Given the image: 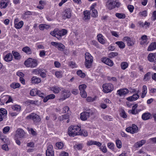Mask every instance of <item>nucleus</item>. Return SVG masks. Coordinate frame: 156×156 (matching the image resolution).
I'll return each mask as SVG.
<instances>
[{"label": "nucleus", "instance_id": "obj_63", "mask_svg": "<svg viewBox=\"0 0 156 156\" xmlns=\"http://www.w3.org/2000/svg\"><path fill=\"white\" fill-rule=\"evenodd\" d=\"M151 19L153 21H155L156 20V11H154L153 12Z\"/></svg>", "mask_w": 156, "mask_h": 156}, {"label": "nucleus", "instance_id": "obj_11", "mask_svg": "<svg viewBox=\"0 0 156 156\" xmlns=\"http://www.w3.org/2000/svg\"><path fill=\"white\" fill-rule=\"evenodd\" d=\"M122 40L124 42H126L129 46H132L135 44V41L128 37H124Z\"/></svg>", "mask_w": 156, "mask_h": 156}, {"label": "nucleus", "instance_id": "obj_46", "mask_svg": "<svg viewBox=\"0 0 156 156\" xmlns=\"http://www.w3.org/2000/svg\"><path fill=\"white\" fill-rule=\"evenodd\" d=\"M97 98L96 96H95L94 98H92L91 97H88L86 99L87 101L88 102H93L95 101Z\"/></svg>", "mask_w": 156, "mask_h": 156}, {"label": "nucleus", "instance_id": "obj_52", "mask_svg": "<svg viewBox=\"0 0 156 156\" xmlns=\"http://www.w3.org/2000/svg\"><path fill=\"white\" fill-rule=\"evenodd\" d=\"M118 53L117 52H112L109 54V57L110 58H113L118 55Z\"/></svg>", "mask_w": 156, "mask_h": 156}, {"label": "nucleus", "instance_id": "obj_2", "mask_svg": "<svg viewBox=\"0 0 156 156\" xmlns=\"http://www.w3.org/2000/svg\"><path fill=\"white\" fill-rule=\"evenodd\" d=\"M81 130V128L79 126L76 125L70 126L68 129V134L70 136H74L78 135L79 131Z\"/></svg>", "mask_w": 156, "mask_h": 156}, {"label": "nucleus", "instance_id": "obj_10", "mask_svg": "<svg viewBox=\"0 0 156 156\" xmlns=\"http://www.w3.org/2000/svg\"><path fill=\"white\" fill-rule=\"evenodd\" d=\"M63 17L64 19H69L71 16V11L69 8L65 9L63 12Z\"/></svg>", "mask_w": 156, "mask_h": 156}, {"label": "nucleus", "instance_id": "obj_49", "mask_svg": "<svg viewBox=\"0 0 156 156\" xmlns=\"http://www.w3.org/2000/svg\"><path fill=\"white\" fill-rule=\"evenodd\" d=\"M87 85L85 84L80 85L79 86V88L80 91H84Z\"/></svg>", "mask_w": 156, "mask_h": 156}, {"label": "nucleus", "instance_id": "obj_42", "mask_svg": "<svg viewBox=\"0 0 156 156\" xmlns=\"http://www.w3.org/2000/svg\"><path fill=\"white\" fill-rule=\"evenodd\" d=\"M115 143L117 147L118 148H121L122 146V144L120 140L119 139L116 140L115 141Z\"/></svg>", "mask_w": 156, "mask_h": 156}, {"label": "nucleus", "instance_id": "obj_16", "mask_svg": "<svg viewBox=\"0 0 156 156\" xmlns=\"http://www.w3.org/2000/svg\"><path fill=\"white\" fill-rule=\"evenodd\" d=\"M99 42L102 44H104L106 42V40L102 35L101 34H98L97 36Z\"/></svg>", "mask_w": 156, "mask_h": 156}, {"label": "nucleus", "instance_id": "obj_23", "mask_svg": "<svg viewBox=\"0 0 156 156\" xmlns=\"http://www.w3.org/2000/svg\"><path fill=\"white\" fill-rule=\"evenodd\" d=\"M31 81L32 83H38L41 82V80L37 76H33L31 79Z\"/></svg>", "mask_w": 156, "mask_h": 156}, {"label": "nucleus", "instance_id": "obj_14", "mask_svg": "<svg viewBox=\"0 0 156 156\" xmlns=\"http://www.w3.org/2000/svg\"><path fill=\"white\" fill-rule=\"evenodd\" d=\"M16 135L20 138H24L25 134L24 131L21 129H17L16 131Z\"/></svg>", "mask_w": 156, "mask_h": 156}, {"label": "nucleus", "instance_id": "obj_59", "mask_svg": "<svg viewBox=\"0 0 156 156\" xmlns=\"http://www.w3.org/2000/svg\"><path fill=\"white\" fill-rule=\"evenodd\" d=\"M147 11L146 10L143 11L142 12H140L139 13V15L144 17L146 16H147Z\"/></svg>", "mask_w": 156, "mask_h": 156}, {"label": "nucleus", "instance_id": "obj_56", "mask_svg": "<svg viewBox=\"0 0 156 156\" xmlns=\"http://www.w3.org/2000/svg\"><path fill=\"white\" fill-rule=\"evenodd\" d=\"M10 130V127L7 126L5 127L3 129V133L4 134H6Z\"/></svg>", "mask_w": 156, "mask_h": 156}, {"label": "nucleus", "instance_id": "obj_26", "mask_svg": "<svg viewBox=\"0 0 156 156\" xmlns=\"http://www.w3.org/2000/svg\"><path fill=\"white\" fill-rule=\"evenodd\" d=\"M141 41L140 42V44L141 45H143L144 44H147V36L146 35H143L142 36L141 38Z\"/></svg>", "mask_w": 156, "mask_h": 156}, {"label": "nucleus", "instance_id": "obj_30", "mask_svg": "<svg viewBox=\"0 0 156 156\" xmlns=\"http://www.w3.org/2000/svg\"><path fill=\"white\" fill-rule=\"evenodd\" d=\"M78 135H81L84 137H86L88 136V133L87 131L85 130H81L80 131H79Z\"/></svg>", "mask_w": 156, "mask_h": 156}, {"label": "nucleus", "instance_id": "obj_12", "mask_svg": "<svg viewBox=\"0 0 156 156\" xmlns=\"http://www.w3.org/2000/svg\"><path fill=\"white\" fill-rule=\"evenodd\" d=\"M129 92V90L126 88L120 89L118 90L117 92V94L120 97L124 96Z\"/></svg>", "mask_w": 156, "mask_h": 156}, {"label": "nucleus", "instance_id": "obj_43", "mask_svg": "<svg viewBox=\"0 0 156 156\" xmlns=\"http://www.w3.org/2000/svg\"><path fill=\"white\" fill-rule=\"evenodd\" d=\"M27 130L28 131L29 133L31 134L33 136H35L37 135V133L34 131V129L32 128H27Z\"/></svg>", "mask_w": 156, "mask_h": 156}, {"label": "nucleus", "instance_id": "obj_21", "mask_svg": "<svg viewBox=\"0 0 156 156\" xmlns=\"http://www.w3.org/2000/svg\"><path fill=\"white\" fill-rule=\"evenodd\" d=\"M4 60L7 62H9L12 60V55L11 53L7 54L4 58Z\"/></svg>", "mask_w": 156, "mask_h": 156}, {"label": "nucleus", "instance_id": "obj_47", "mask_svg": "<svg viewBox=\"0 0 156 156\" xmlns=\"http://www.w3.org/2000/svg\"><path fill=\"white\" fill-rule=\"evenodd\" d=\"M53 146L52 145L49 144L47 147L46 152H54Z\"/></svg>", "mask_w": 156, "mask_h": 156}, {"label": "nucleus", "instance_id": "obj_4", "mask_svg": "<svg viewBox=\"0 0 156 156\" xmlns=\"http://www.w3.org/2000/svg\"><path fill=\"white\" fill-rule=\"evenodd\" d=\"M120 5V3L116 1V0H108L106 6L109 10H112L115 7H119Z\"/></svg>", "mask_w": 156, "mask_h": 156}, {"label": "nucleus", "instance_id": "obj_1", "mask_svg": "<svg viewBox=\"0 0 156 156\" xmlns=\"http://www.w3.org/2000/svg\"><path fill=\"white\" fill-rule=\"evenodd\" d=\"M67 33V31L66 30H58L55 29L53 31H51L50 34L51 35L55 37L58 39L60 40L61 39L62 36L65 35Z\"/></svg>", "mask_w": 156, "mask_h": 156}, {"label": "nucleus", "instance_id": "obj_18", "mask_svg": "<svg viewBox=\"0 0 156 156\" xmlns=\"http://www.w3.org/2000/svg\"><path fill=\"white\" fill-rule=\"evenodd\" d=\"M62 88L56 85H54L51 88V90L55 94H58L61 90Z\"/></svg>", "mask_w": 156, "mask_h": 156}, {"label": "nucleus", "instance_id": "obj_44", "mask_svg": "<svg viewBox=\"0 0 156 156\" xmlns=\"http://www.w3.org/2000/svg\"><path fill=\"white\" fill-rule=\"evenodd\" d=\"M69 117V115L68 114H66L64 115H62L58 117V119L60 121H62L64 119H68Z\"/></svg>", "mask_w": 156, "mask_h": 156}, {"label": "nucleus", "instance_id": "obj_48", "mask_svg": "<svg viewBox=\"0 0 156 156\" xmlns=\"http://www.w3.org/2000/svg\"><path fill=\"white\" fill-rule=\"evenodd\" d=\"M77 74L81 77L83 78L85 76V74L83 73L80 70H79L77 72Z\"/></svg>", "mask_w": 156, "mask_h": 156}, {"label": "nucleus", "instance_id": "obj_31", "mask_svg": "<svg viewBox=\"0 0 156 156\" xmlns=\"http://www.w3.org/2000/svg\"><path fill=\"white\" fill-rule=\"evenodd\" d=\"M115 44H117L119 48L121 49H123L125 47V44L122 41H117L115 42Z\"/></svg>", "mask_w": 156, "mask_h": 156}, {"label": "nucleus", "instance_id": "obj_8", "mask_svg": "<svg viewBox=\"0 0 156 156\" xmlns=\"http://www.w3.org/2000/svg\"><path fill=\"white\" fill-rule=\"evenodd\" d=\"M126 130L127 132L132 134L136 133L138 131V127L134 124H133L131 126L126 128Z\"/></svg>", "mask_w": 156, "mask_h": 156}, {"label": "nucleus", "instance_id": "obj_61", "mask_svg": "<svg viewBox=\"0 0 156 156\" xmlns=\"http://www.w3.org/2000/svg\"><path fill=\"white\" fill-rule=\"evenodd\" d=\"M108 147L109 148L111 149L112 151H113L114 149V144L112 143H108Z\"/></svg>", "mask_w": 156, "mask_h": 156}, {"label": "nucleus", "instance_id": "obj_15", "mask_svg": "<svg viewBox=\"0 0 156 156\" xmlns=\"http://www.w3.org/2000/svg\"><path fill=\"white\" fill-rule=\"evenodd\" d=\"M148 60L151 62H153L156 60V53H151L147 56Z\"/></svg>", "mask_w": 156, "mask_h": 156}, {"label": "nucleus", "instance_id": "obj_51", "mask_svg": "<svg viewBox=\"0 0 156 156\" xmlns=\"http://www.w3.org/2000/svg\"><path fill=\"white\" fill-rule=\"evenodd\" d=\"M37 89H33L30 91V94L32 96H34L37 94Z\"/></svg>", "mask_w": 156, "mask_h": 156}, {"label": "nucleus", "instance_id": "obj_38", "mask_svg": "<svg viewBox=\"0 0 156 156\" xmlns=\"http://www.w3.org/2000/svg\"><path fill=\"white\" fill-rule=\"evenodd\" d=\"M12 108L13 110L18 112L21 110V107L20 105H16L12 106Z\"/></svg>", "mask_w": 156, "mask_h": 156}, {"label": "nucleus", "instance_id": "obj_28", "mask_svg": "<svg viewBox=\"0 0 156 156\" xmlns=\"http://www.w3.org/2000/svg\"><path fill=\"white\" fill-rule=\"evenodd\" d=\"M50 27V26L45 24H42L39 26V28L41 30H43L44 29L48 30Z\"/></svg>", "mask_w": 156, "mask_h": 156}, {"label": "nucleus", "instance_id": "obj_60", "mask_svg": "<svg viewBox=\"0 0 156 156\" xmlns=\"http://www.w3.org/2000/svg\"><path fill=\"white\" fill-rule=\"evenodd\" d=\"M100 150L104 153H106L107 152L106 147L105 145H103L100 148Z\"/></svg>", "mask_w": 156, "mask_h": 156}, {"label": "nucleus", "instance_id": "obj_40", "mask_svg": "<svg viewBox=\"0 0 156 156\" xmlns=\"http://www.w3.org/2000/svg\"><path fill=\"white\" fill-rule=\"evenodd\" d=\"M38 74H40L42 77L44 78L46 77V74L42 70L39 69L38 70Z\"/></svg>", "mask_w": 156, "mask_h": 156}, {"label": "nucleus", "instance_id": "obj_9", "mask_svg": "<svg viewBox=\"0 0 156 156\" xmlns=\"http://www.w3.org/2000/svg\"><path fill=\"white\" fill-rule=\"evenodd\" d=\"M62 94H63V98H60L58 99L60 101H63L66 99L69 98L70 95V92L69 91L67 90H62Z\"/></svg>", "mask_w": 156, "mask_h": 156}, {"label": "nucleus", "instance_id": "obj_24", "mask_svg": "<svg viewBox=\"0 0 156 156\" xmlns=\"http://www.w3.org/2000/svg\"><path fill=\"white\" fill-rule=\"evenodd\" d=\"M145 143L146 140H143L135 143L134 146L136 148H138L142 146Z\"/></svg>", "mask_w": 156, "mask_h": 156}, {"label": "nucleus", "instance_id": "obj_41", "mask_svg": "<svg viewBox=\"0 0 156 156\" xmlns=\"http://www.w3.org/2000/svg\"><path fill=\"white\" fill-rule=\"evenodd\" d=\"M115 16L119 19H124L126 17V15L123 13H116Z\"/></svg>", "mask_w": 156, "mask_h": 156}, {"label": "nucleus", "instance_id": "obj_17", "mask_svg": "<svg viewBox=\"0 0 156 156\" xmlns=\"http://www.w3.org/2000/svg\"><path fill=\"white\" fill-rule=\"evenodd\" d=\"M139 95L137 94H133L132 96L128 97L126 99L129 101H135L139 98Z\"/></svg>", "mask_w": 156, "mask_h": 156}, {"label": "nucleus", "instance_id": "obj_6", "mask_svg": "<svg viewBox=\"0 0 156 156\" xmlns=\"http://www.w3.org/2000/svg\"><path fill=\"white\" fill-rule=\"evenodd\" d=\"M93 113L92 110L90 109H88L85 112H83L81 113L80 114V119L83 121L86 120L89 117L90 115H93Z\"/></svg>", "mask_w": 156, "mask_h": 156}, {"label": "nucleus", "instance_id": "obj_45", "mask_svg": "<svg viewBox=\"0 0 156 156\" xmlns=\"http://www.w3.org/2000/svg\"><path fill=\"white\" fill-rule=\"evenodd\" d=\"M57 47L58 49L61 51H63L65 48V46L62 44L59 43L57 46Z\"/></svg>", "mask_w": 156, "mask_h": 156}, {"label": "nucleus", "instance_id": "obj_33", "mask_svg": "<svg viewBox=\"0 0 156 156\" xmlns=\"http://www.w3.org/2000/svg\"><path fill=\"white\" fill-rule=\"evenodd\" d=\"M22 51L28 54H30L32 52L30 48L28 47H26L22 49Z\"/></svg>", "mask_w": 156, "mask_h": 156}, {"label": "nucleus", "instance_id": "obj_20", "mask_svg": "<svg viewBox=\"0 0 156 156\" xmlns=\"http://www.w3.org/2000/svg\"><path fill=\"white\" fill-rule=\"evenodd\" d=\"M156 49V42L152 43L148 46L147 50L151 51Z\"/></svg>", "mask_w": 156, "mask_h": 156}, {"label": "nucleus", "instance_id": "obj_37", "mask_svg": "<svg viewBox=\"0 0 156 156\" xmlns=\"http://www.w3.org/2000/svg\"><path fill=\"white\" fill-rule=\"evenodd\" d=\"M30 63V58H29L25 61L24 65L27 67L31 68Z\"/></svg>", "mask_w": 156, "mask_h": 156}, {"label": "nucleus", "instance_id": "obj_39", "mask_svg": "<svg viewBox=\"0 0 156 156\" xmlns=\"http://www.w3.org/2000/svg\"><path fill=\"white\" fill-rule=\"evenodd\" d=\"M83 14L84 15V20H86L87 19H90V13L87 11H84Z\"/></svg>", "mask_w": 156, "mask_h": 156}, {"label": "nucleus", "instance_id": "obj_54", "mask_svg": "<svg viewBox=\"0 0 156 156\" xmlns=\"http://www.w3.org/2000/svg\"><path fill=\"white\" fill-rule=\"evenodd\" d=\"M102 116L104 119L105 120H107L108 121H111L112 120V118L111 116L103 115Z\"/></svg>", "mask_w": 156, "mask_h": 156}, {"label": "nucleus", "instance_id": "obj_35", "mask_svg": "<svg viewBox=\"0 0 156 156\" xmlns=\"http://www.w3.org/2000/svg\"><path fill=\"white\" fill-rule=\"evenodd\" d=\"M20 86V84L18 83H13L10 85V87L11 88L15 89L19 88Z\"/></svg>", "mask_w": 156, "mask_h": 156}, {"label": "nucleus", "instance_id": "obj_58", "mask_svg": "<svg viewBox=\"0 0 156 156\" xmlns=\"http://www.w3.org/2000/svg\"><path fill=\"white\" fill-rule=\"evenodd\" d=\"M63 113H67L68 114L70 112V111H69V108L68 106H65V107L63 109Z\"/></svg>", "mask_w": 156, "mask_h": 156}, {"label": "nucleus", "instance_id": "obj_13", "mask_svg": "<svg viewBox=\"0 0 156 156\" xmlns=\"http://www.w3.org/2000/svg\"><path fill=\"white\" fill-rule=\"evenodd\" d=\"M101 61L102 62L109 66H112L114 64L113 61L108 58H102L101 59Z\"/></svg>", "mask_w": 156, "mask_h": 156}, {"label": "nucleus", "instance_id": "obj_34", "mask_svg": "<svg viewBox=\"0 0 156 156\" xmlns=\"http://www.w3.org/2000/svg\"><path fill=\"white\" fill-rule=\"evenodd\" d=\"M151 73L150 72H148L146 73L144 76V80L146 81H147L149 80L151 78Z\"/></svg>", "mask_w": 156, "mask_h": 156}, {"label": "nucleus", "instance_id": "obj_50", "mask_svg": "<svg viewBox=\"0 0 156 156\" xmlns=\"http://www.w3.org/2000/svg\"><path fill=\"white\" fill-rule=\"evenodd\" d=\"M0 114L6 116L7 114V110L5 108H1L0 109Z\"/></svg>", "mask_w": 156, "mask_h": 156}, {"label": "nucleus", "instance_id": "obj_7", "mask_svg": "<svg viewBox=\"0 0 156 156\" xmlns=\"http://www.w3.org/2000/svg\"><path fill=\"white\" fill-rule=\"evenodd\" d=\"M103 88L104 92L108 93L111 92L113 90V86L111 83H106L103 85Z\"/></svg>", "mask_w": 156, "mask_h": 156}, {"label": "nucleus", "instance_id": "obj_32", "mask_svg": "<svg viewBox=\"0 0 156 156\" xmlns=\"http://www.w3.org/2000/svg\"><path fill=\"white\" fill-rule=\"evenodd\" d=\"M23 24V21H21L19 22L16 23L14 25L15 27L17 29H19L21 28Z\"/></svg>", "mask_w": 156, "mask_h": 156}, {"label": "nucleus", "instance_id": "obj_22", "mask_svg": "<svg viewBox=\"0 0 156 156\" xmlns=\"http://www.w3.org/2000/svg\"><path fill=\"white\" fill-rule=\"evenodd\" d=\"M55 98V96L54 94H52L47 95L44 98L43 101L44 102H47L50 99H53Z\"/></svg>", "mask_w": 156, "mask_h": 156}, {"label": "nucleus", "instance_id": "obj_25", "mask_svg": "<svg viewBox=\"0 0 156 156\" xmlns=\"http://www.w3.org/2000/svg\"><path fill=\"white\" fill-rule=\"evenodd\" d=\"M147 92V87L146 85L143 86L142 91L141 95L142 98H144L146 96Z\"/></svg>", "mask_w": 156, "mask_h": 156}, {"label": "nucleus", "instance_id": "obj_27", "mask_svg": "<svg viewBox=\"0 0 156 156\" xmlns=\"http://www.w3.org/2000/svg\"><path fill=\"white\" fill-rule=\"evenodd\" d=\"M151 116V114L147 112L143 114L142 115V118L144 120H147L149 119Z\"/></svg>", "mask_w": 156, "mask_h": 156}, {"label": "nucleus", "instance_id": "obj_5", "mask_svg": "<svg viewBox=\"0 0 156 156\" xmlns=\"http://www.w3.org/2000/svg\"><path fill=\"white\" fill-rule=\"evenodd\" d=\"M85 66L87 68H90L91 66L93 61V57L89 53L86 52L85 54Z\"/></svg>", "mask_w": 156, "mask_h": 156}, {"label": "nucleus", "instance_id": "obj_57", "mask_svg": "<svg viewBox=\"0 0 156 156\" xmlns=\"http://www.w3.org/2000/svg\"><path fill=\"white\" fill-rule=\"evenodd\" d=\"M92 11L91 12V15L93 17H96L98 16V12L96 9H92L91 10Z\"/></svg>", "mask_w": 156, "mask_h": 156}, {"label": "nucleus", "instance_id": "obj_64", "mask_svg": "<svg viewBox=\"0 0 156 156\" xmlns=\"http://www.w3.org/2000/svg\"><path fill=\"white\" fill-rule=\"evenodd\" d=\"M32 15V12L30 11H27L25 12L23 14V17L25 18H26V15Z\"/></svg>", "mask_w": 156, "mask_h": 156}, {"label": "nucleus", "instance_id": "obj_53", "mask_svg": "<svg viewBox=\"0 0 156 156\" xmlns=\"http://www.w3.org/2000/svg\"><path fill=\"white\" fill-rule=\"evenodd\" d=\"M57 147L59 149H62L63 147V144L62 143L60 142L56 144Z\"/></svg>", "mask_w": 156, "mask_h": 156}, {"label": "nucleus", "instance_id": "obj_3", "mask_svg": "<svg viewBox=\"0 0 156 156\" xmlns=\"http://www.w3.org/2000/svg\"><path fill=\"white\" fill-rule=\"evenodd\" d=\"M26 119L28 120H31L33 123L36 125H38L41 121L40 116L34 113H32L27 116Z\"/></svg>", "mask_w": 156, "mask_h": 156}, {"label": "nucleus", "instance_id": "obj_36", "mask_svg": "<svg viewBox=\"0 0 156 156\" xmlns=\"http://www.w3.org/2000/svg\"><path fill=\"white\" fill-rule=\"evenodd\" d=\"M121 68L123 70H125L128 66V64L126 62H122L120 65Z\"/></svg>", "mask_w": 156, "mask_h": 156}, {"label": "nucleus", "instance_id": "obj_19", "mask_svg": "<svg viewBox=\"0 0 156 156\" xmlns=\"http://www.w3.org/2000/svg\"><path fill=\"white\" fill-rule=\"evenodd\" d=\"M30 65L31 68L36 67L37 65V59H33L30 58Z\"/></svg>", "mask_w": 156, "mask_h": 156}, {"label": "nucleus", "instance_id": "obj_62", "mask_svg": "<svg viewBox=\"0 0 156 156\" xmlns=\"http://www.w3.org/2000/svg\"><path fill=\"white\" fill-rule=\"evenodd\" d=\"M80 94L83 98H86L87 96V94L85 90L80 91Z\"/></svg>", "mask_w": 156, "mask_h": 156}, {"label": "nucleus", "instance_id": "obj_29", "mask_svg": "<svg viewBox=\"0 0 156 156\" xmlns=\"http://www.w3.org/2000/svg\"><path fill=\"white\" fill-rule=\"evenodd\" d=\"M12 53L16 59L19 60L21 58V56L18 52L12 51Z\"/></svg>", "mask_w": 156, "mask_h": 156}, {"label": "nucleus", "instance_id": "obj_55", "mask_svg": "<svg viewBox=\"0 0 156 156\" xmlns=\"http://www.w3.org/2000/svg\"><path fill=\"white\" fill-rule=\"evenodd\" d=\"M7 6V3L4 0L2 1L1 2V8H5Z\"/></svg>", "mask_w": 156, "mask_h": 156}]
</instances>
